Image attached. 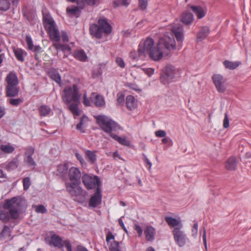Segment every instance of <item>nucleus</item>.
Masks as SVG:
<instances>
[{
    "instance_id": "nucleus-1",
    "label": "nucleus",
    "mask_w": 251,
    "mask_h": 251,
    "mask_svg": "<svg viewBox=\"0 0 251 251\" xmlns=\"http://www.w3.org/2000/svg\"><path fill=\"white\" fill-rule=\"evenodd\" d=\"M146 55L155 61L160 60L163 55H169L171 50L176 49V42L173 37L166 36L161 39L156 46H154V40L150 37L145 41Z\"/></svg>"
},
{
    "instance_id": "nucleus-2",
    "label": "nucleus",
    "mask_w": 251,
    "mask_h": 251,
    "mask_svg": "<svg viewBox=\"0 0 251 251\" xmlns=\"http://www.w3.org/2000/svg\"><path fill=\"white\" fill-rule=\"evenodd\" d=\"M80 95L77 85L73 84L72 87L67 86L63 90L62 100L68 105L69 109L76 116L80 115L78 105L80 103Z\"/></svg>"
},
{
    "instance_id": "nucleus-3",
    "label": "nucleus",
    "mask_w": 251,
    "mask_h": 251,
    "mask_svg": "<svg viewBox=\"0 0 251 251\" xmlns=\"http://www.w3.org/2000/svg\"><path fill=\"white\" fill-rule=\"evenodd\" d=\"M90 34L98 39L102 38L103 34L109 35L112 32V27L108 22V19L104 17L100 18L98 24H92L89 26Z\"/></svg>"
},
{
    "instance_id": "nucleus-4",
    "label": "nucleus",
    "mask_w": 251,
    "mask_h": 251,
    "mask_svg": "<svg viewBox=\"0 0 251 251\" xmlns=\"http://www.w3.org/2000/svg\"><path fill=\"white\" fill-rule=\"evenodd\" d=\"M97 123L100 128L105 132L109 134L111 137L113 134V131H116L120 128V126L115 121L105 115H98L95 116Z\"/></svg>"
},
{
    "instance_id": "nucleus-5",
    "label": "nucleus",
    "mask_w": 251,
    "mask_h": 251,
    "mask_svg": "<svg viewBox=\"0 0 251 251\" xmlns=\"http://www.w3.org/2000/svg\"><path fill=\"white\" fill-rule=\"evenodd\" d=\"M21 203L18 202L17 197H13L10 199H6L3 204V208L8 210L9 218L17 219L19 217V212L21 210Z\"/></svg>"
},
{
    "instance_id": "nucleus-6",
    "label": "nucleus",
    "mask_w": 251,
    "mask_h": 251,
    "mask_svg": "<svg viewBox=\"0 0 251 251\" xmlns=\"http://www.w3.org/2000/svg\"><path fill=\"white\" fill-rule=\"evenodd\" d=\"M178 71L172 65H168L164 67L161 73L160 80L163 84H168L173 82L177 75Z\"/></svg>"
},
{
    "instance_id": "nucleus-7",
    "label": "nucleus",
    "mask_w": 251,
    "mask_h": 251,
    "mask_svg": "<svg viewBox=\"0 0 251 251\" xmlns=\"http://www.w3.org/2000/svg\"><path fill=\"white\" fill-rule=\"evenodd\" d=\"M82 182L87 190H91L97 188H101V183L99 176L94 175H90L87 174H83L81 177Z\"/></svg>"
},
{
    "instance_id": "nucleus-8",
    "label": "nucleus",
    "mask_w": 251,
    "mask_h": 251,
    "mask_svg": "<svg viewBox=\"0 0 251 251\" xmlns=\"http://www.w3.org/2000/svg\"><path fill=\"white\" fill-rule=\"evenodd\" d=\"M182 225L180 224L179 227H175L173 231L175 241L180 247L184 246L186 242L187 237L184 232L181 230Z\"/></svg>"
},
{
    "instance_id": "nucleus-9",
    "label": "nucleus",
    "mask_w": 251,
    "mask_h": 251,
    "mask_svg": "<svg viewBox=\"0 0 251 251\" xmlns=\"http://www.w3.org/2000/svg\"><path fill=\"white\" fill-rule=\"evenodd\" d=\"M50 243L55 247L60 248L65 246L67 251H72V245L68 241H62L58 235L53 234L50 237Z\"/></svg>"
},
{
    "instance_id": "nucleus-10",
    "label": "nucleus",
    "mask_w": 251,
    "mask_h": 251,
    "mask_svg": "<svg viewBox=\"0 0 251 251\" xmlns=\"http://www.w3.org/2000/svg\"><path fill=\"white\" fill-rule=\"evenodd\" d=\"M76 183L66 182L65 187L67 191L72 197H78L82 195L83 189Z\"/></svg>"
},
{
    "instance_id": "nucleus-11",
    "label": "nucleus",
    "mask_w": 251,
    "mask_h": 251,
    "mask_svg": "<svg viewBox=\"0 0 251 251\" xmlns=\"http://www.w3.org/2000/svg\"><path fill=\"white\" fill-rule=\"evenodd\" d=\"M129 57L131 59L135 60L144 59L146 57L144 41L140 42L137 51L132 50L130 52Z\"/></svg>"
},
{
    "instance_id": "nucleus-12",
    "label": "nucleus",
    "mask_w": 251,
    "mask_h": 251,
    "mask_svg": "<svg viewBox=\"0 0 251 251\" xmlns=\"http://www.w3.org/2000/svg\"><path fill=\"white\" fill-rule=\"evenodd\" d=\"M172 31L178 42V48L179 50L181 48V43L183 41V28L181 24L174 25L172 28Z\"/></svg>"
},
{
    "instance_id": "nucleus-13",
    "label": "nucleus",
    "mask_w": 251,
    "mask_h": 251,
    "mask_svg": "<svg viewBox=\"0 0 251 251\" xmlns=\"http://www.w3.org/2000/svg\"><path fill=\"white\" fill-rule=\"evenodd\" d=\"M102 194L101 188H97L94 194L90 198L88 205L90 207L96 208L101 203Z\"/></svg>"
},
{
    "instance_id": "nucleus-14",
    "label": "nucleus",
    "mask_w": 251,
    "mask_h": 251,
    "mask_svg": "<svg viewBox=\"0 0 251 251\" xmlns=\"http://www.w3.org/2000/svg\"><path fill=\"white\" fill-rule=\"evenodd\" d=\"M76 3L77 6L68 7L66 12L70 15L78 18L80 15L81 10L84 8V1L82 0H77Z\"/></svg>"
},
{
    "instance_id": "nucleus-15",
    "label": "nucleus",
    "mask_w": 251,
    "mask_h": 251,
    "mask_svg": "<svg viewBox=\"0 0 251 251\" xmlns=\"http://www.w3.org/2000/svg\"><path fill=\"white\" fill-rule=\"evenodd\" d=\"M212 79L217 91L220 93L224 92L226 90V80L224 77L221 75L216 74L212 76Z\"/></svg>"
},
{
    "instance_id": "nucleus-16",
    "label": "nucleus",
    "mask_w": 251,
    "mask_h": 251,
    "mask_svg": "<svg viewBox=\"0 0 251 251\" xmlns=\"http://www.w3.org/2000/svg\"><path fill=\"white\" fill-rule=\"evenodd\" d=\"M68 176L71 182L76 183L77 184L80 183L81 173L79 169L76 167H71L69 170Z\"/></svg>"
},
{
    "instance_id": "nucleus-17",
    "label": "nucleus",
    "mask_w": 251,
    "mask_h": 251,
    "mask_svg": "<svg viewBox=\"0 0 251 251\" xmlns=\"http://www.w3.org/2000/svg\"><path fill=\"white\" fill-rule=\"evenodd\" d=\"M43 22L45 28L47 31L56 27L55 23L50 14L43 15Z\"/></svg>"
},
{
    "instance_id": "nucleus-18",
    "label": "nucleus",
    "mask_w": 251,
    "mask_h": 251,
    "mask_svg": "<svg viewBox=\"0 0 251 251\" xmlns=\"http://www.w3.org/2000/svg\"><path fill=\"white\" fill-rule=\"evenodd\" d=\"M210 33V29L207 26H204L201 28L200 31L197 33V41L201 42L205 39Z\"/></svg>"
},
{
    "instance_id": "nucleus-19",
    "label": "nucleus",
    "mask_w": 251,
    "mask_h": 251,
    "mask_svg": "<svg viewBox=\"0 0 251 251\" xmlns=\"http://www.w3.org/2000/svg\"><path fill=\"white\" fill-rule=\"evenodd\" d=\"M193 20L194 16L191 12L185 11L182 13L180 21L184 25H190L192 23Z\"/></svg>"
},
{
    "instance_id": "nucleus-20",
    "label": "nucleus",
    "mask_w": 251,
    "mask_h": 251,
    "mask_svg": "<svg viewBox=\"0 0 251 251\" xmlns=\"http://www.w3.org/2000/svg\"><path fill=\"white\" fill-rule=\"evenodd\" d=\"M146 239L148 241H152L154 239L155 229L151 226H147L144 230Z\"/></svg>"
},
{
    "instance_id": "nucleus-21",
    "label": "nucleus",
    "mask_w": 251,
    "mask_h": 251,
    "mask_svg": "<svg viewBox=\"0 0 251 251\" xmlns=\"http://www.w3.org/2000/svg\"><path fill=\"white\" fill-rule=\"evenodd\" d=\"M225 168L228 171H235L237 168L236 159L235 157H230L225 163Z\"/></svg>"
},
{
    "instance_id": "nucleus-22",
    "label": "nucleus",
    "mask_w": 251,
    "mask_h": 251,
    "mask_svg": "<svg viewBox=\"0 0 251 251\" xmlns=\"http://www.w3.org/2000/svg\"><path fill=\"white\" fill-rule=\"evenodd\" d=\"M126 104L127 108L129 110H132L137 107V102L134 97L131 95H128L126 98Z\"/></svg>"
},
{
    "instance_id": "nucleus-23",
    "label": "nucleus",
    "mask_w": 251,
    "mask_h": 251,
    "mask_svg": "<svg viewBox=\"0 0 251 251\" xmlns=\"http://www.w3.org/2000/svg\"><path fill=\"white\" fill-rule=\"evenodd\" d=\"M6 95L8 97H14L18 95L19 89L17 85L7 86L5 89Z\"/></svg>"
},
{
    "instance_id": "nucleus-24",
    "label": "nucleus",
    "mask_w": 251,
    "mask_h": 251,
    "mask_svg": "<svg viewBox=\"0 0 251 251\" xmlns=\"http://www.w3.org/2000/svg\"><path fill=\"white\" fill-rule=\"evenodd\" d=\"M7 86L18 85V80L17 75L15 73H10L6 77Z\"/></svg>"
},
{
    "instance_id": "nucleus-25",
    "label": "nucleus",
    "mask_w": 251,
    "mask_h": 251,
    "mask_svg": "<svg viewBox=\"0 0 251 251\" xmlns=\"http://www.w3.org/2000/svg\"><path fill=\"white\" fill-rule=\"evenodd\" d=\"M13 52L17 59L22 62H23L25 60L24 56L26 55L27 53L25 51L20 48L13 49Z\"/></svg>"
},
{
    "instance_id": "nucleus-26",
    "label": "nucleus",
    "mask_w": 251,
    "mask_h": 251,
    "mask_svg": "<svg viewBox=\"0 0 251 251\" xmlns=\"http://www.w3.org/2000/svg\"><path fill=\"white\" fill-rule=\"evenodd\" d=\"M53 47L55 48V49L58 50H60L63 51L65 54L67 53L69 54L71 52V47L66 44H61L59 43H56L53 44Z\"/></svg>"
},
{
    "instance_id": "nucleus-27",
    "label": "nucleus",
    "mask_w": 251,
    "mask_h": 251,
    "mask_svg": "<svg viewBox=\"0 0 251 251\" xmlns=\"http://www.w3.org/2000/svg\"><path fill=\"white\" fill-rule=\"evenodd\" d=\"M47 31L49 33L51 40L58 43L60 40V36L59 32L56 27Z\"/></svg>"
},
{
    "instance_id": "nucleus-28",
    "label": "nucleus",
    "mask_w": 251,
    "mask_h": 251,
    "mask_svg": "<svg viewBox=\"0 0 251 251\" xmlns=\"http://www.w3.org/2000/svg\"><path fill=\"white\" fill-rule=\"evenodd\" d=\"M93 96H95L94 103L97 107H103L105 105V101L103 96L96 94L95 93H92L91 99H92Z\"/></svg>"
},
{
    "instance_id": "nucleus-29",
    "label": "nucleus",
    "mask_w": 251,
    "mask_h": 251,
    "mask_svg": "<svg viewBox=\"0 0 251 251\" xmlns=\"http://www.w3.org/2000/svg\"><path fill=\"white\" fill-rule=\"evenodd\" d=\"M191 8L193 12L197 15L198 19H200L202 18L206 14V12L201 6H191Z\"/></svg>"
},
{
    "instance_id": "nucleus-30",
    "label": "nucleus",
    "mask_w": 251,
    "mask_h": 251,
    "mask_svg": "<svg viewBox=\"0 0 251 251\" xmlns=\"http://www.w3.org/2000/svg\"><path fill=\"white\" fill-rule=\"evenodd\" d=\"M48 75L51 79L55 81L59 85L61 84V76L57 71L54 69L51 70L49 72Z\"/></svg>"
},
{
    "instance_id": "nucleus-31",
    "label": "nucleus",
    "mask_w": 251,
    "mask_h": 251,
    "mask_svg": "<svg viewBox=\"0 0 251 251\" xmlns=\"http://www.w3.org/2000/svg\"><path fill=\"white\" fill-rule=\"evenodd\" d=\"M86 158L92 164H94L97 160L96 151L87 150L85 151Z\"/></svg>"
},
{
    "instance_id": "nucleus-32",
    "label": "nucleus",
    "mask_w": 251,
    "mask_h": 251,
    "mask_svg": "<svg viewBox=\"0 0 251 251\" xmlns=\"http://www.w3.org/2000/svg\"><path fill=\"white\" fill-rule=\"evenodd\" d=\"M39 114L42 117H46L49 115L51 112L52 110L50 107L47 105H41L39 109Z\"/></svg>"
},
{
    "instance_id": "nucleus-33",
    "label": "nucleus",
    "mask_w": 251,
    "mask_h": 251,
    "mask_svg": "<svg viewBox=\"0 0 251 251\" xmlns=\"http://www.w3.org/2000/svg\"><path fill=\"white\" fill-rule=\"evenodd\" d=\"M223 64L226 68L230 70H234L240 65L241 63L240 61L232 62L228 60H225L223 62Z\"/></svg>"
},
{
    "instance_id": "nucleus-34",
    "label": "nucleus",
    "mask_w": 251,
    "mask_h": 251,
    "mask_svg": "<svg viewBox=\"0 0 251 251\" xmlns=\"http://www.w3.org/2000/svg\"><path fill=\"white\" fill-rule=\"evenodd\" d=\"M129 4L128 0H113L112 2V6L114 8L120 6L127 7Z\"/></svg>"
},
{
    "instance_id": "nucleus-35",
    "label": "nucleus",
    "mask_w": 251,
    "mask_h": 251,
    "mask_svg": "<svg viewBox=\"0 0 251 251\" xmlns=\"http://www.w3.org/2000/svg\"><path fill=\"white\" fill-rule=\"evenodd\" d=\"M74 57L81 61H85L87 58L85 52L83 50H79L74 54Z\"/></svg>"
},
{
    "instance_id": "nucleus-36",
    "label": "nucleus",
    "mask_w": 251,
    "mask_h": 251,
    "mask_svg": "<svg viewBox=\"0 0 251 251\" xmlns=\"http://www.w3.org/2000/svg\"><path fill=\"white\" fill-rule=\"evenodd\" d=\"M111 137L115 140L118 141L121 145L127 146L130 145V142L127 140L125 137L123 138L119 137L114 133L111 135Z\"/></svg>"
},
{
    "instance_id": "nucleus-37",
    "label": "nucleus",
    "mask_w": 251,
    "mask_h": 251,
    "mask_svg": "<svg viewBox=\"0 0 251 251\" xmlns=\"http://www.w3.org/2000/svg\"><path fill=\"white\" fill-rule=\"evenodd\" d=\"M19 165V160L17 158H13L6 166V169L8 171L16 169Z\"/></svg>"
},
{
    "instance_id": "nucleus-38",
    "label": "nucleus",
    "mask_w": 251,
    "mask_h": 251,
    "mask_svg": "<svg viewBox=\"0 0 251 251\" xmlns=\"http://www.w3.org/2000/svg\"><path fill=\"white\" fill-rule=\"evenodd\" d=\"M11 3L9 0H0V11H7L10 8Z\"/></svg>"
},
{
    "instance_id": "nucleus-39",
    "label": "nucleus",
    "mask_w": 251,
    "mask_h": 251,
    "mask_svg": "<svg viewBox=\"0 0 251 251\" xmlns=\"http://www.w3.org/2000/svg\"><path fill=\"white\" fill-rule=\"evenodd\" d=\"M0 150L5 153H11L15 150V148L10 144L1 145L0 147Z\"/></svg>"
},
{
    "instance_id": "nucleus-40",
    "label": "nucleus",
    "mask_w": 251,
    "mask_h": 251,
    "mask_svg": "<svg viewBox=\"0 0 251 251\" xmlns=\"http://www.w3.org/2000/svg\"><path fill=\"white\" fill-rule=\"evenodd\" d=\"M166 222L167 223L168 225L172 227H175L177 226H180L179 222L176 218H174L171 217H166L165 218Z\"/></svg>"
},
{
    "instance_id": "nucleus-41",
    "label": "nucleus",
    "mask_w": 251,
    "mask_h": 251,
    "mask_svg": "<svg viewBox=\"0 0 251 251\" xmlns=\"http://www.w3.org/2000/svg\"><path fill=\"white\" fill-rule=\"evenodd\" d=\"M86 119L87 117L86 116H83L81 117L79 123L76 125V129L80 131L81 133L85 132V130L82 128V125L84 124V121Z\"/></svg>"
},
{
    "instance_id": "nucleus-42",
    "label": "nucleus",
    "mask_w": 251,
    "mask_h": 251,
    "mask_svg": "<svg viewBox=\"0 0 251 251\" xmlns=\"http://www.w3.org/2000/svg\"><path fill=\"white\" fill-rule=\"evenodd\" d=\"M110 251H120L119 243L116 241H113L111 243L109 247Z\"/></svg>"
},
{
    "instance_id": "nucleus-43",
    "label": "nucleus",
    "mask_w": 251,
    "mask_h": 251,
    "mask_svg": "<svg viewBox=\"0 0 251 251\" xmlns=\"http://www.w3.org/2000/svg\"><path fill=\"white\" fill-rule=\"evenodd\" d=\"M68 171V165L67 164H60L57 167V172L61 175H64Z\"/></svg>"
},
{
    "instance_id": "nucleus-44",
    "label": "nucleus",
    "mask_w": 251,
    "mask_h": 251,
    "mask_svg": "<svg viewBox=\"0 0 251 251\" xmlns=\"http://www.w3.org/2000/svg\"><path fill=\"white\" fill-rule=\"evenodd\" d=\"M10 228L7 226H4L3 229L0 232V236L2 237H9L10 234Z\"/></svg>"
},
{
    "instance_id": "nucleus-45",
    "label": "nucleus",
    "mask_w": 251,
    "mask_h": 251,
    "mask_svg": "<svg viewBox=\"0 0 251 251\" xmlns=\"http://www.w3.org/2000/svg\"><path fill=\"white\" fill-rule=\"evenodd\" d=\"M0 220L4 221H8L9 220V214L8 211L0 210Z\"/></svg>"
},
{
    "instance_id": "nucleus-46",
    "label": "nucleus",
    "mask_w": 251,
    "mask_h": 251,
    "mask_svg": "<svg viewBox=\"0 0 251 251\" xmlns=\"http://www.w3.org/2000/svg\"><path fill=\"white\" fill-rule=\"evenodd\" d=\"M35 211L38 213L44 214L47 212V209L42 204L34 205Z\"/></svg>"
},
{
    "instance_id": "nucleus-47",
    "label": "nucleus",
    "mask_w": 251,
    "mask_h": 251,
    "mask_svg": "<svg viewBox=\"0 0 251 251\" xmlns=\"http://www.w3.org/2000/svg\"><path fill=\"white\" fill-rule=\"evenodd\" d=\"M148 0H138V7L141 10H145L148 6Z\"/></svg>"
},
{
    "instance_id": "nucleus-48",
    "label": "nucleus",
    "mask_w": 251,
    "mask_h": 251,
    "mask_svg": "<svg viewBox=\"0 0 251 251\" xmlns=\"http://www.w3.org/2000/svg\"><path fill=\"white\" fill-rule=\"evenodd\" d=\"M23 102V100L22 99L19 98V99H10L9 100V103L15 106H18L20 104L22 103Z\"/></svg>"
},
{
    "instance_id": "nucleus-49",
    "label": "nucleus",
    "mask_w": 251,
    "mask_h": 251,
    "mask_svg": "<svg viewBox=\"0 0 251 251\" xmlns=\"http://www.w3.org/2000/svg\"><path fill=\"white\" fill-rule=\"evenodd\" d=\"M25 160L28 165L29 167H33L34 168L36 166V163L34 161L32 156H25Z\"/></svg>"
},
{
    "instance_id": "nucleus-50",
    "label": "nucleus",
    "mask_w": 251,
    "mask_h": 251,
    "mask_svg": "<svg viewBox=\"0 0 251 251\" xmlns=\"http://www.w3.org/2000/svg\"><path fill=\"white\" fill-rule=\"evenodd\" d=\"M25 41L28 50H32L33 49L34 45L31 37L29 35H26L25 37Z\"/></svg>"
},
{
    "instance_id": "nucleus-51",
    "label": "nucleus",
    "mask_w": 251,
    "mask_h": 251,
    "mask_svg": "<svg viewBox=\"0 0 251 251\" xmlns=\"http://www.w3.org/2000/svg\"><path fill=\"white\" fill-rule=\"evenodd\" d=\"M23 187L24 190H27L31 183L29 177H26L23 179Z\"/></svg>"
},
{
    "instance_id": "nucleus-52",
    "label": "nucleus",
    "mask_w": 251,
    "mask_h": 251,
    "mask_svg": "<svg viewBox=\"0 0 251 251\" xmlns=\"http://www.w3.org/2000/svg\"><path fill=\"white\" fill-rule=\"evenodd\" d=\"M125 100V95L122 93L117 94V102L119 105H123Z\"/></svg>"
},
{
    "instance_id": "nucleus-53",
    "label": "nucleus",
    "mask_w": 251,
    "mask_h": 251,
    "mask_svg": "<svg viewBox=\"0 0 251 251\" xmlns=\"http://www.w3.org/2000/svg\"><path fill=\"white\" fill-rule=\"evenodd\" d=\"M162 143H163L164 144H167L168 146H169V147H171V146H173V142L172 140L169 137H165L164 138H163L162 139Z\"/></svg>"
},
{
    "instance_id": "nucleus-54",
    "label": "nucleus",
    "mask_w": 251,
    "mask_h": 251,
    "mask_svg": "<svg viewBox=\"0 0 251 251\" xmlns=\"http://www.w3.org/2000/svg\"><path fill=\"white\" fill-rule=\"evenodd\" d=\"M34 153V149L32 147H28L26 149L25 156H32Z\"/></svg>"
},
{
    "instance_id": "nucleus-55",
    "label": "nucleus",
    "mask_w": 251,
    "mask_h": 251,
    "mask_svg": "<svg viewBox=\"0 0 251 251\" xmlns=\"http://www.w3.org/2000/svg\"><path fill=\"white\" fill-rule=\"evenodd\" d=\"M134 229L138 233V236L141 237L143 234V229L141 226L138 224H135Z\"/></svg>"
},
{
    "instance_id": "nucleus-56",
    "label": "nucleus",
    "mask_w": 251,
    "mask_h": 251,
    "mask_svg": "<svg viewBox=\"0 0 251 251\" xmlns=\"http://www.w3.org/2000/svg\"><path fill=\"white\" fill-rule=\"evenodd\" d=\"M229 119L227 114L226 113L225 114V118L223 121V126L224 128H226L229 127Z\"/></svg>"
},
{
    "instance_id": "nucleus-57",
    "label": "nucleus",
    "mask_w": 251,
    "mask_h": 251,
    "mask_svg": "<svg viewBox=\"0 0 251 251\" xmlns=\"http://www.w3.org/2000/svg\"><path fill=\"white\" fill-rule=\"evenodd\" d=\"M155 135L158 137H165L166 135V132L164 130H159L155 131Z\"/></svg>"
},
{
    "instance_id": "nucleus-58",
    "label": "nucleus",
    "mask_w": 251,
    "mask_h": 251,
    "mask_svg": "<svg viewBox=\"0 0 251 251\" xmlns=\"http://www.w3.org/2000/svg\"><path fill=\"white\" fill-rule=\"evenodd\" d=\"M203 234H202V239L203 241V244L204 246V248L206 251L207 250V243H206V229L205 227L203 228Z\"/></svg>"
},
{
    "instance_id": "nucleus-59",
    "label": "nucleus",
    "mask_w": 251,
    "mask_h": 251,
    "mask_svg": "<svg viewBox=\"0 0 251 251\" xmlns=\"http://www.w3.org/2000/svg\"><path fill=\"white\" fill-rule=\"evenodd\" d=\"M116 62L121 68H123L125 66V62L124 60L121 57H117Z\"/></svg>"
},
{
    "instance_id": "nucleus-60",
    "label": "nucleus",
    "mask_w": 251,
    "mask_h": 251,
    "mask_svg": "<svg viewBox=\"0 0 251 251\" xmlns=\"http://www.w3.org/2000/svg\"><path fill=\"white\" fill-rule=\"evenodd\" d=\"M114 239V236L111 231H109L106 236V241L109 242L110 240H113Z\"/></svg>"
},
{
    "instance_id": "nucleus-61",
    "label": "nucleus",
    "mask_w": 251,
    "mask_h": 251,
    "mask_svg": "<svg viewBox=\"0 0 251 251\" xmlns=\"http://www.w3.org/2000/svg\"><path fill=\"white\" fill-rule=\"evenodd\" d=\"M83 103L86 106H90V102L88 99L87 98V95L86 94L83 95Z\"/></svg>"
},
{
    "instance_id": "nucleus-62",
    "label": "nucleus",
    "mask_w": 251,
    "mask_h": 251,
    "mask_svg": "<svg viewBox=\"0 0 251 251\" xmlns=\"http://www.w3.org/2000/svg\"><path fill=\"white\" fill-rule=\"evenodd\" d=\"M118 222H119V225L122 227V228L125 231V232L126 233H128L127 230L126 228V226H125L124 222L121 218L119 219Z\"/></svg>"
},
{
    "instance_id": "nucleus-63",
    "label": "nucleus",
    "mask_w": 251,
    "mask_h": 251,
    "mask_svg": "<svg viewBox=\"0 0 251 251\" xmlns=\"http://www.w3.org/2000/svg\"><path fill=\"white\" fill-rule=\"evenodd\" d=\"M62 40L63 42H67L69 41V38L65 32H62L61 35Z\"/></svg>"
},
{
    "instance_id": "nucleus-64",
    "label": "nucleus",
    "mask_w": 251,
    "mask_h": 251,
    "mask_svg": "<svg viewBox=\"0 0 251 251\" xmlns=\"http://www.w3.org/2000/svg\"><path fill=\"white\" fill-rule=\"evenodd\" d=\"M145 73L149 76H151L154 73V69L152 68H148L145 71Z\"/></svg>"
}]
</instances>
